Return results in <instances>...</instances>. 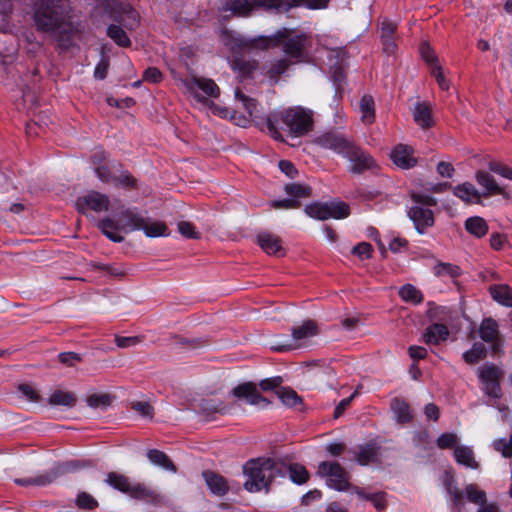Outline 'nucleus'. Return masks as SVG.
Masks as SVG:
<instances>
[{
    "mask_svg": "<svg viewBox=\"0 0 512 512\" xmlns=\"http://www.w3.org/2000/svg\"><path fill=\"white\" fill-rule=\"evenodd\" d=\"M68 0H38L33 20L38 31L48 34L61 49H69L81 39L82 29L73 20Z\"/></svg>",
    "mask_w": 512,
    "mask_h": 512,
    "instance_id": "1",
    "label": "nucleus"
},
{
    "mask_svg": "<svg viewBox=\"0 0 512 512\" xmlns=\"http://www.w3.org/2000/svg\"><path fill=\"white\" fill-rule=\"evenodd\" d=\"M100 211H111L117 222L113 219H104L98 227L102 233L113 242H122L123 236L121 232H131L140 230L145 221V215L136 209H123L120 202L117 199L110 200L105 195L98 194V212Z\"/></svg>",
    "mask_w": 512,
    "mask_h": 512,
    "instance_id": "2",
    "label": "nucleus"
},
{
    "mask_svg": "<svg viewBox=\"0 0 512 512\" xmlns=\"http://www.w3.org/2000/svg\"><path fill=\"white\" fill-rule=\"evenodd\" d=\"M279 122L282 123L283 129L291 136L302 137L312 131L314 113L308 108L294 106L268 114L265 118L268 132L275 140L283 141V136L278 128Z\"/></svg>",
    "mask_w": 512,
    "mask_h": 512,
    "instance_id": "3",
    "label": "nucleus"
},
{
    "mask_svg": "<svg viewBox=\"0 0 512 512\" xmlns=\"http://www.w3.org/2000/svg\"><path fill=\"white\" fill-rule=\"evenodd\" d=\"M316 142L320 147L345 157L350 162L351 173L359 174L376 167L374 159L343 134L328 132L318 137Z\"/></svg>",
    "mask_w": 512,
    "mask_h": 512,
    "instance_id": "4",
    "label": "nucleus"
},
{
    "mask_svg": "<svg viewBox=\"0 0 512 512\" xmlns=\"http://www.w3.org/2000/svg\"><path fill=\"white\" fill-rule=\"evenodd\" d=\"M98 9H102L109 18L118 24H110L107 35L117 45L128 47L131 41L124 28L133 29L138 23L136 11L128 4H121L117 0H98Z\"/></svg>",
    "mask_w": 512,
    "mask_h": 512,
    "instance_id": "5",
    "label": "nucleus"
},
{
    "mask_svg": "<svg viewBox=\"0 0 512 512\" xmlns=\"http://www.w3.org/2000/svg\"><path fill=\"white\" fill-rule=\"evenodd\" d=\"M285 470L284 464L269 458L249 460L243 466V474L246 477L244 488L251 493L268 491L274 479L285 476Z\"/></svg>",
    "mask_w": 512,
    "mask_h": 512,
    "instance_id": "6",
    "label": "nucleus"
},
{
    "mask_svg": "<svg viewBox=\"0 0 512 512\" xmlns=\"http://www.w3.org/2000/svg\"><path fill=\"white\" fill-rule=\"evenodd\" d=\"M285 58L278 59L271 64L268 74L271 78H275L284 73L290 64L301 62L305 59L307 36L305 34H299L295 36H284L280 40Z\"/></svg>",
    "mask_w": 512,
    "mask_h": 512,
    "instance_id": "7",
    "label": "nucleus"
},
{
    "mask_svg": "<svg viewBox=\"0 0 512 512\" xmlns=\"http://www.w3.org/2000/svg\"><path fill=\"white\" fill-rule=\"evenodd\" d=\"M411 198L414 205L409 209L408 216L413 221L418 233L423 234L434 224L430 207L436 204V200L432 196L422 193H412Z\"/></svg>",
    "mask_w": 512,
    "mask_h": 512,
    "instance_id": "8",
    "label": "nucleus"
},
{
    "mask_svg": "<svg viewBox=\"0 0 512 512\" xmlns=\"http://www.w3.org/2000/svg\"><path fill=\"white\" fill-rule=\"evenodd\" d=\"M319 333L316 322L312 320L304 321L301 325L295 326L291 330V338L272 345L276 351H290L306 347L311 338Z\"/></svg>",
    "mask_w": 512,
    "mask_h": 512,
    "instance_id": "9",
    "label": "nucleus"
},
{
    "mask_svg": "<svg viewBox=\"0 0 512 512\" xmlns=\"http://www.w3.org/2000/svg\"><path fill=\"white\" fill-rule=\"evenodd\" d=\"M105 483L120 492L129 495L132 498L146 500L154 499L155 493L140 483L132 482L128 477L110 472L107 474Z\"/></svg>",
    "mask_w": 512,
    "mask_h": 512,
    "instance_id": "10",
    "label": "nucleus"
},
{
    "mask_svg": "<svg viewBox=\"0 0 512 512\" xmlns=\"http://www.w3.org/2000/svg\"><path fill=\"white\" fill-rule=\"evenodd\" d=\"M477 375L482 391L490 398L499 399L502 395L500 382L504 377L503 369L493 363H486L477 369Z\"/></svg>",
    "mask_w": 512,
    "mask_h": 512,
    "instance_id": "11",
    "label": "nucleus"
},
{
    "mask_svg": "<svg viewBox=\"0 0 512 512\" xmlns=\"http://www.w3.org/2000/svg\"><path fill=\"white\" fill-rule=\"evenodd\" d=\"M305 213L317 220H326L329 218L343 219L349 216V206L344 202L330 203H313L307 205L304 209Z\"/></svg>",
    "mask_w": 512,
    "mask_h": 512,
    "instance_id": "12",
    "label": "nucleus"
},
{
    "mask_svg": "<svg viewBox=\"0 0 512 512\" xmlns=\"http://www.w3.org/2000/svg\"><path fill=\"white\" fill-rule=\"evenodd\" d=\"M318 474L326 478L327 485L338 491L349 487L348 472L337 462L325 461L319 464Z\"/></svg>",
    "mask_w": 512,
    "mask_h": 512,
    "instance_id": "13",
    "label": "nucleus"
},
{
    "mask_svg": "<svg viewBox=\"0 0 512 512\" xmlns=\"http://www.w3.org/2000/svg\"><path fill=\"white\" fill-rule=\"evenodd\" d=\"M187 91L191 93L194 98L205 105H209L208 98H217L220 95V88L211 79L206 78H193L191 80L182 81Z\"/></svg>",
    "mask_w": 512,
    "mask_h": 512,
    "instance_id": "14",
    "label": "nucleus"
},
{
    "mask_svg": "<svg viewBox=\"0 0 512 512\" xmlns=\"http://www.w3.org/2000/svg\"><path fill=\"white\" fill-rule=\"evenodd\" d=\"M475 180L483 189L481 193L484 198L494 195H501L504 198L510 197L509 192H507L505 188L499 186L495 178L484 170H479L475 173Z\"/></svg>",
    "mask_w": 512,
    "mask_h": 512,
    "instance_id": "15",
    "label": "nucleus"
},
{
    "mask_svg": "<svg viewBox=\"0 0 512 512\" xmlns=\"http://www.w3.org/2000/svg\"><path fill=\"white\" fill-rule=\"evenodd\" d=\"M233 394L237 398H245L249 404L258 406L260 408H265L270 404L266 398L259 394L256 385L253 383H244L238 385L236 388H234Z\"/></svg>",
    "mask_w": 512,
    "mask_h": 512,
    "instance_id": "16",
    "label": "nucleus"
},
{
    "mask_svg": "<svg viewBox=\"0 0 512 512\" xmlns=\"http://www.w3.org/2000/svg\"><path fill=\"white\" fill-rule=\"evenodd\" d=\"M393 163L401 169H410L417 164L412 147L404 144L397 145L390 153Z\"/></svg>",
    "mask_w": 512,
    "mask_h": 512,
    "instance_id": "17",
    "label": "nucleus"
},
{
    "mask_svg": "<svg viewBox=\"0 0 512 512\" xmlns=\"http://www.w3.org/2000/svg\"><path fill=\"white\" fill-rule=\"evenodd\" d=\"M479 335L483 341L492 344L494 353L499 351L501 343L499 340L498 323L494 319L486 318L481 322Z\"/></svg>",
    "mask_w": 512,
    "mask_h": 512,
    "instance_id": "18",
    "label": "nucleus"
},
{
    "mask_svg": "<svg viewBox=\"0 0 512 512\" xmlns=\"http://www.w3.org/2000/svg\"><path fill=\"white\" fill-rule=\"evenodd\" d=\"M453 194L465 204H481L482 193L471 182H463L453 188Z\"/></svg>",
    "mask_w": 512,
    "mask_h": 512,
    "instance_id": "19",
    "label": "nucleus"
},
{
    "mask_svg": "<svg viewBox=\"0 0 512 512\" xmlns=\"http://www.w3.org/2000/svg\"><path fill=\"white\" fill-rule=\"evenodd\" d=\"M203 477L210 491L216 495H224L228 491V484L224 477L212 471H204Z\"/></svg>",
    "mask_w": 512,
    "mask_h": 512,
    "instance_id": "20",
    "label": "nucleus"
},
{
    "mask_svg": "<svg viewBox=\"0 0 512 512\" xmlns=\"http://www.w3.org/2000/svg\"><path fill=\"white\" fill-rule=\"evenodd\" d=\"M259 246L269 255H277L282 251L281 240L278 236L262 233L257 237Z\"/></svg>",
    "mask_w": 512,
    "mask_h": 512,
    "instance_id": "21",
    "label": "nucleus"
},
{
    "mask_svg": "<svg viewBox=\"0 0 512 512\" xmlns=\"http://www.w3.org/2000/svg\"><path fill=\"white\" fill-rule=\"evenodd\" d=\"M413 118L417 125L423 129H427L433 125L432 113L430 106L425 103H417L413 110Z\"/></svg>",
    "mask_w": 512,
    "mask_h": 512,
    "instance_id": "22",
    "label": "nucleus"
},
{
    "mask_svg": "<svg viewBox=\"0 0 512 512\" xmlns=\"http://www.w3.org/2000/svg\"><path fill=\"white\" fill-rule=\"evenodd\" d=\"M492 298L499 304L512 307V288L506 284H496L489 288Z\"/></svg>",
    "mask_w": 512,
    "mask_h": 512,
    "instance_id": "23",
    "label": "nucleus"
},
{
    "mask_svg": "<svg viewBox=\"0 0 512 512\" xmlns=\"http://www.w3.org/2000/svg\"><path fill=\"white\" fill-rule=\"evenodd\" d=\"M449 335V331L447 327L443 324H433L427 328L426 333L424 334V339L427 344H439L441 341L447 339Z\"/></svg>",
    "mask_w": 512,
    "mask_h": 512,
    "instance_id": "24",
    "label": "nucleus"
},
{
    "mask_svg": "<svg viewBox=\"0 0 512 512\" xmlns=\"http://www.w3.org/2000/svg\"><path fill=\"white\" fill-rule=\"evenodd\" d=\"M147 237H160L168 235V227L164 222L152 220L145 216L143 226L140 227Z\"/></svg>",
    "mask_w": 512,
    "mask_h": 512,
    "instance_id": "25",
    "label": "nucleus"
},
{
    "mask_svg": "<svg viewBox=\"0 0 512 512\" xmlns=\"http://www.w3.org/2000/svg\"><path fill=\"white\" fill-rule=\"evenodd\" d=\"M454 457L457 463L471 469H476L478 463L475 460L474 452L467 446H456L454 449Z\"/></svg>",
    "mask_w": 512,
    "mask_h": 512,
    "instance_id": "26",
    "label": "nucleus"
},
{
    "mask_svg": "<svg viewBox=\"0 0 512 512\" xmlns=\"http://www.w3.org/2000/svg\"><path fill=\"white\" fill-rule=\"evenodd\" d=\"M444 485L446 487L448 495L450 496V500L452 502L453 507L457 508L458 511L461 512V509L464 505L463 493L455 485L453 477L450 476L449 474H446Z\"/></svg>",
    "mask_w": 512,
    "mask_h": 512,
    "instance_id": "27",
    "label": "nucleus"
},
{
    "mask_svg": "<svg viewBox=\"0 0 512 512\" xmlns=\"http://www.w3.org/2000/svg\"><path fill=\"white\" fill-rule=\"evenodd\" d=\"M465 229L477 238L484 237L488 232L486 221L479 216H473L465 221Z\"/></svg>",
    "mask_w": 512,
    "mask_h": 512,
    "instance_id": "28",
    "label": "nucleus"
},
{
    "mask_svg": "<svg viewBox=\"0 0 512 512\" xmlns=\"http://www.w3.org/2000/svg\"><path fill=\"white\" fill-rule=\"evenodd\" d=\"M391 409L397 422L407 423L411 421L412 414L410 411V406L405 401L398 398L393 399L391 402Z\"/></svg>",
    "mask_w": 512,
    "mask_h": 512,
    "instance_id": "29",
    "label": "nucleus"
},
{
    "mask_svg": "<svg viewBox=\"0 0 512 512\" xmlns=\"http://www.w3.org/2000/svg\"><path fill=\"white\" fill-rule=\"evenodd\" d=\"M361 121L370 125L375 120L374 100L369 95H364L360 100Z\"/></svg>",
    "mask_w": 512,
    "mask_h": 512,
    "instance_id": "30",
    "label": "nucleus"
},
{
    "mask_svg": "<svg viewBox=\"0 0 512 512\" xmlns=\"http://www.w3.org/2000/svg\"><path fill=\"white\" fill-rule=\"evenodd\" d=\"M378 459V448L375 444H367L359 448L357 453V462L360 465H368L376 462Z\"/></svg>",
    "mask_w": 512,
    "mask_h": 512,
    "instance_id": "31",
    "label": "nucleus"
},
{
    "mask_svg": "<svg viewBox=\"0 0 512 512\" xmlns=\"http://www.w3.org/2000/svg\"><path fill=\"white\" fill-rule=\"evenodd\" d=\"M148 459L154 464L162 467L165 470L176 471L175 466L168 458V456L162 451L151 449L147 452Z\"/></svg>",
    "mask_w": 512,
    "mask_h": 512,
    "instance_id": "32",
    "label": "nucleus"
},
{
    "mask_svg": "<svg viewBox=\"0 0 512 512\" xmlns=\"http://www.w3.org/2000/svg\"><path fill=\"white\" fill-rule=\"evenodd\" d=\"M78 211L83 215H91L96 211V194L94 192L79 197L76 202Z\"/></svg>",
    "mask_w": 512,
    "mask_h": 512,
    "instance_id": "33",
    "label": "nucleus"
},
{
    "mask_svg": "<svg viewBox=\"0 0 512 512\" xmlns=\"http://www.w3.org/2000/svg\"><path fill=\"white\" fill-rule=\"evenodd\" d=\"M284 468L286 469L285 474L288 472L290 479L296 484H303L309 478L307 470L300 464L284 465Z\"/></svg>",
    "mask_w": 512,
    "mask_h": 512,
    "instance_id": "34",
    "label": "nucleus"
},
{
    "mask_svg": "<svg viewBox=\"0 0 512 512\" xmlns=\"http://www.w3.org/2000/svg\"><path fill=\"white\" fill-rule=\"evenodd\" d=\"M399 295L405 302L419 304L423 301L422 293L411 284L402 286L399 290Z\"/></svg>",
    "mask_w": 512,
    "mask_h": 512,
    "instance_id": "35",
    "label": "nucleus"
},
{
    "mask_svg": "<svg viewBox=\"0 0 512 512\" xmlns=\"http://www.w3.org/2000/svg\"><path fill=\"white\" fill-rule=\"evenodd\" d=\"M76 402V397L71 392H66L62 390H57L49 398V403L53 405H63V406H74Z\"/></svg>",
    "mask_w": 512,
    "mask_h": 512,
    "instance_id": "36",
    "label": "nucleus"
},
{
    "mask_svg": "<svg viewBox=\"0 0 512 512\" xmlns=\"http://www.w3.org/2000/svg\"><path fill=\"white\" fill-rule=\"evenodd\" d=\"M486 357V348L482 343H474L472 348L463 354L468 364H474Z\"/></svg>",
    "mask_w": 512,
    "mask_h": 512,
    "instance_id": "37",
    "label": "nucleus"
},
{
    "mask_svg": "<svg viewBox=\"0 0 512 512\" xmlns=\"http://www.w3.org/2000/svg\"><path fill=\"white\" fill-rule=\"evenodd\" d=\"M276 393L282 403L288 407H296L302 402L301 398L292 389L280 388Z\"/></svg>",
    "mask_w": 512,
    "mask_h": 512,
    "instance_id": "38",
    "label": "nucleus"
},
{
    "mask_svg": "<svg viewBox=\"0 0 512 512\" xmlns=\"http://www.w3.org/2000/svg\"><path fill=\"white\" fill-rule=\"evenodd\" d=\"M434 274L436 276H448L451 278H455L460 275V268L451 263L438 262L433 268Z\"/></svg>",
    "mask_w": 512,
    "mask_h": 512,
    "instance_id": "39",
    "label": "nucleus"
},
{
    "mask_svg": "<svg viewBox=\"0 0 512 512\" xmlns=\"http://www.w3.org/2000/svg\"><path fill=\"white\" fill-rule=\"evenodd\" d=\"M55 478V475L52 473H46L43 475H39L33 478H25V479H16L15 482L21 486L28 485H36V486H45L51 483Z\"/></svg>",
    "mask_w": 512,
    "mask_h": 512,
    "instance_id": "40",
    "label": "nucleus"
},
{
    "mask_svg": "<svg viewBox=\"0 0 512 512\" xmlns=\"http://www.w3.org/2000/svg\"><path fill=\"white\" fill-rule=\"evenodd\" d=\"M285 192L292 196V199L306 198L310 196L311 189L305 185L292 183L285 186Z\"/></svg>",
    "mask_w": 512,
    "mask_h": 512,
    "instance_id": "41",
    "label": "nucleus"
},
{
    "mask_svg": "<svg viewBox=\"0 0 512 512\" xmlns=\"http://www.w3.org/2000/svg\"><path fill=\"white\" fill-rule=\"evenodd\" d=\"M117 401V396L111 391H98V410L107 411L113 407Z\"/></svg>",
    "mask_w": 512,
    "mask_h": 512,
    "instance_id": "42",
    "label": "nucleus"
},
{
    "mask_svg": "<svg viewBox=\"0 0 512 512\" xmlns=\"http://www.w3.org/2000/svg\"><path fill=\"white\" fill-rule=\"evenodd\" d=\"M467 499L476 505H480L486 499V493L475 484H469L465 488Z\"/></svg>",
    "mask_w": 512,
    "mask_h": 512,
    "instance_id": "43",
    "label": "nucleus"
},
{
    "mask_svg": "<svg viewBox=\"0 0 512 512\" xmlns=\"http://www.w3.org/2000/svg\"><path fill=\"white\" fill-rule=\"evenodd\" d=\"M231 66L234 70L239 71L242 76H248L256 69V63L254 61L236 58L232 60Z\"/></svg>",
    "mask_w": 512,
    "mask_h": 512,
    "instance_id": "44",
    "label": "nucleus"
},
{
    "mask_svg": "<svg viewBox=\"0 0 512 512\" xmlns=\"http://www.w3.org/2000/svg\"><path fill=\"white\" fill-rule=\"evenodd\" d=\"M235 97L242 103L243 107L247 110L251 117H258L257 103L254 99L247 97L240 90H236Z\"/></svg>",
    "mask_w": 512,
    "mask_h": 512,
    "instance_id": "45",
    "label": "nucleus"
},
{
    "mask_svg": "<svg viewBox=\"0 0 512 512\" xmlns=\"http://www.w3.org/2000/svg\"><path fill=\"white\" fill-rule=\"evenodd\" d=\"M493 447L496 451L500 452L504 457L512 456V435L509 439L501 438L493 442Z\"/></svg>",
    "mask_w": 512,
    "mask_h": 512,
    "instance_id": "46",
    "label": "nucleus"
},
{
    "mask_svg": "<svg viewBox=\"0 0 512 512\" xmlns=\"http://www.w3.org/2000/svg\"><path fill=\"white\" fill-rule=\"evenodd\" d=\"M131 408L144 418L153 417V408L146 401H136L131 403Z\"/></svg>",
    "mask_w": 512,
    "mask_h": 512,
    "instance_id": "47",
    "label": "nucleus"
},
{
    "mask_svg": "<svg viewBox=\"0 0 512 512\" xmlns=\"http://www.w3.org/2000/svg\"><path fill=\"white\" fill-rule=\"evenodd\" d=\"M458 437L455 433H443L437 439V446L440 449L454 447L457 444Z\"/></svg>",
    "mask_w": 512,
    "mask_h": 512,
    "instance_id": "48",
    "label": "nucleus"
},
{
    "mask_svg": "<svg viewBox=\"0 0 512 512\" xmlns=\"http://www.w3.org/2000/svg\"><path fill=\"white\" fill-rule=\"evenodd\" d=\"M179 233L190 239H196L199 237V233L196 231L195 226L191 222L181 221L178 223Z\"/></svg>",
    "mask_w": 512,
    "mask_h": 512,
    "instance_id": "49",
    "label": "nucleus"
},
{
    "mask_svg": "<svg viewBox=\"0 0 512 512\" xmlns=\"http://www.w3.org/2000/svg\"><path fill=\"white\" fill-rule=\"evenodd\" d=\"M122 275L123 271L119 267L98 263V278L103 276L120 277Z\"/></svg>",
    "mask_w": 512,
    "mask_h": 512,
    "instance_id": "50",
    "label": "nucleus"
},
{
    "mask_svg": "<svg viewBox=\"0 0 512 512\" xmlns=\"http://www.w3.org/2000/svg\"><path fill=\"white\" fill-rule=\"evenodd\" d=\"M17 389L27 400L31 402L39 401V394L32 385L27 383L19 384Z\"/></svg>",
    "mask_w": 512,
    "mask_h": 512,
    "instance_id": "51",
    "label": "nucleus"
},
{
    "mask_svg": "<svg viewBox=\"0 0 512 512\" xmlns=\"http://www.w3.org/2000/svg\"><path fill=\"white\" fill-rule=\"evenodd\" d=\"M489 169L492 172L497 173L500 176L512 181V167L501 164L499 162H492L489 165Z\"/></svg>",
    "mask_w": 512,
    "mask_h": 512,
    "instance_id": "52",
    "label": "nucleus"
},
{
    "mask_svg": "<svg viewBox=\"0 0 512 512\" xmlns=\"http://www.w3.org/2000/svg\"><path fill=\"white\" fill-rule=\"evenodd\" d=\"M420 52L422 58L431 66V70L439 66L434 51L427 44H422Z\"/></svg>",
    "mask_w": 512,
    "mask_h": 512,
    "instance_id": "53",
    "label": "nucleus"
},
{
    "mask_svg": "<svg viewBox=\"0 0 512 512\" xmlns=\"http://www.w3.org/2000/svg\"><path fill=\"white\" fill-rule=\"evenodd\" d=\"M115 342L119 348H129L138 345L141 342V338L138 336H117Z\"/></svg>",
    "mask_w": 512,
    "mask_h": 512,
    "instance_id": "54",
    "label": "nucleus"
},
{
    "mask_svg": "<svg viewBox=\"0 0 512 512\" xmlns=\"http://www.w3.org/2000/svg\"><path fill=\"white\" fill-rule=\"evenodd\" d=\"M431 73L435 77L439 87L442 90L447 91L450 87V82L446 79L442 68L440 66H435V68L431 70Z\"/></svg>",
    "mask_w": 512,
    "mask_h": 512,
    "instance_id": "55",
    "label": "nucleus"
},
{
    "mask_svg": "<svg viewBox=\"0 0 512 512\" xmlns=\"http://www.w3.org/2000/svg\"><path fill=\"white\" fill-rule=\"evenodd\" d=\"M372 246L367 242H362L356 245L352 252L359 256L361 259H368L371 257Z\"/></svg>",
    "mask_w": 512,
    "mask_h": 512,
    "instance_id": "56",
    "label": "nucleus"
},
{
    "mask_svg": "<svg viewBox=\"0 0 512 512\" xmlns=\"http://www.w3.org/2000/svg\"><path fill=\"white\" fill-rule=\"evenodd\" d=\"M59 361L66 366H73L80 361L78 354L73 352H63L58 355Z\"/></svg>",
    "mask_w": 512,
    "mask_h": 512,
    "instance_id": "57",
    "label": "nucleus"
},
{
    "mask_svg": "<svg viewBox=\"0 0 512 512\" xmlns=\"http://www.w3.org/2000/svg\"><path fill=\"white\" fill-rule=\"evenodd\" d=\"M143 79L151 83H158L162 79V74L159 69L150 67L144 71Z\"/></svg>",
    "mask_w": 512,
    "mask_h": 512,
    "instance_id": "58",
    "label": "nucleus"
},
{
    "mask_svg": "<svg viewBox=\"0 0 512 512\" xmlns=\"http://www.w3.org/2000/svg\"><path fill=\"white\" fill-rule=\"evenodd\" d=\"M98 179L104 182L117 181V178L114 176V173L110 171L109 167L106 164L103 166H98Z\"/></svg>",
    "mask_w": 512,
    "mask_h": 512,
    "instance_id": "59",
    "label": "nucleus"
},
{
    "mask_svg": "<svg viewBox=\"0 0 512 512\" xmlns=\"http://www.w3.org/2000/svg\"><path fill=\"white\" fill-rule=\"evenodd\" d=\"M300 205L299 201L296 199H284L273 201L272 206L276 209H294L298 208Z\"/></svg>",
    "mask_w": 512,
    "mask_h": 512,
    "instance_id": "60",
    "label": "nucleus"
},
{
    "mask_svg": "<svg viewBox=\"0 0 512 512\" xmlns=\"http://www.w3.org/2000/svg\"><path fill=\"white\" fill-rule=\"evenodd\" d=\"M437 172L441 177L451 178L454 173V168L451 163L441 161L437 165Z\"/></svg>",
    "mask_w": 512,
    "mask_h": 512,
    "instance_id": "61",
    "label": "nucleus"
},
{
    "mask_svg": "<svg viewBox=\"0 0 512 512\" xmlns=\"http://www.w3.org/2000/svg\"><path fill=\"white\" fill-rule=\"evenodd\" d=\"M281 382H282L281 377L264 379L260 382V388L263 391H270L275 388H278L280 386Z\"/></svg>",
    "mask_w": 512,
    "mask_h": 512,
    "instance_id": "62",
    "label": "nucleus"
},
{
    "mask_svg": "<svg viewBox=\"0 0 512 512\" xmlns=\"http://www.w3.org/2000/svg\"><path fill=\"white\" fill-rule=\"evenodd\" d=\"M355 396V393L352 394L350 397H347L345 399H342L338 405L336 406L335 410H334V418H339L340 416L343 415V413L345 412L346 408L350 405L352 399L354 398Z\"/></svg>",
    "mask_w": 512,
    "mask_h": 512,
    "instance_id": "63",
    "label": "nucleus"
},
{
    "mask_svg": "<svg viewBox=\"0 0 512 512\" xmlns=\"http://www.w3.org/2000/svg\"><path fill=\"white\" fill-rule=\"evenodd\" d=\"M279 168L283 173H285L290 178H294L295 175L297 174V170L295 169L294 165L289 161H280Z\"/></svg>",
    "mask_w": 512,
    "mask_h": 512,
    "instance_id": "64",
    "label": "nucleus"
}]
</instances>
